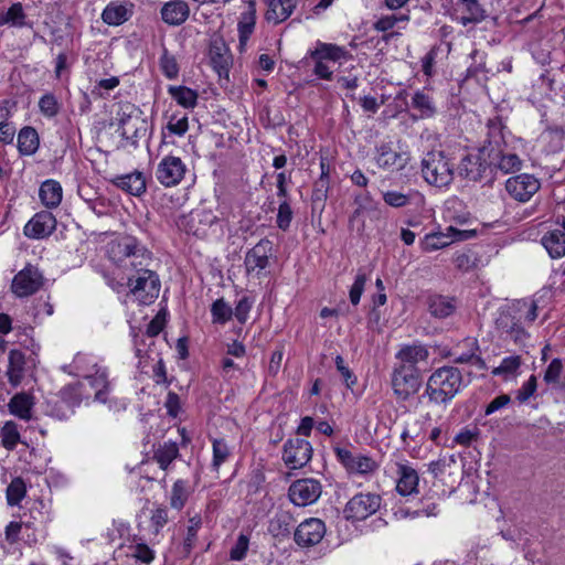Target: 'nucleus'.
Wrapping results in <instances>:
<instances>
[{
  "instance_id": "obj_1",
  "label": "nucleus",
  "mask_w": 565,
  "mask_h": 565,
  "mask_svg": "<svg viewBox=\"0 0 565 565\" xmlns=\"http://www.w3.org/2000/svg\"><path fill=\"white\" fill-rule=\"evenodd\" d=\"M107 255L114 264L126 270L151 263V253L137 237L129 234L111 241L107 246Z\"/></svg>"
},
{
  "instance_id": "obj_2",
  "label": "nucleus",
  "mask_w": 565,
  "mask_h": 565,
  "mask_svg": "<svg viewBox=\"0 0 565 565\" xmlns=\"http://www.w3.org/2000/svg\"><path fill=\"white\" fill-rule=\"evenodd\" d=\"M462 374L455 366H441L428 377L424 395L435 404H448L462 387Z\"/></svg>"
},
{
  "instance_id": "obj_3",
  "label": "nucleus",
  "mask_w": 565,
  "mask_h": 565,
  "mask_svg": "<svg viewBox=\"0 0 565 565\" xmlns=\"http://www.w3.org/2000/svg\"><path fill=\"white\" fill-rule=\"evenodd\" d=\"M150 265H140L127 275V285L131 296L141 305H150L160 292V279Z\"/></svg>"
},
{
  "instance_id": "obj_4",
  "label": "nucleus",
  "mask_w": 565,
  "mask_h": 565,
  "mask_svg": "<svg viewBox=\"0 0 565 565\" xmlns=\"http://www.w3.org/2000/svg\"><path fill=\"white\" fill-rule=\"evenodd\" d=\"M422 175L431 185L447 186L454 180V164L441 150H431L422 159Z\"/></svg>"
},
{
  "instance_id": "obj_5",
  "label": "nucleus",
  "mask_w": 565,
  "mask_h": 565,
  "mask_svg": "<svg viewBox=\"0 0 565 565\" xmlns=\"http://www.w3.org/2000/svg\"><path fill=\"white\" fill-rule=\"evenodd\" d=\"M355 209L349 218L350 226L358 233L362 234L365 231V218L370 221H380L383 216L380 204L373 200L370 193L356 195L354 198Z\"/></svg>"
},
{
  "instance_id": "obj_6",
  "label": "nucleus",
  "mask_w": 565,
  "mask_h": 565,
  "mask_svg": "<svg viewBox=\"0 0 565 565\" xmlns=\"http://www.w3.org/2000/svg\"><path fill=\"white\" fill-rule=\"evenodd\" d=\"M44 285V276L40 269L28 264L12 279L11 291L18 298L36 294Z\"/></svg>"
},
{
  "instance_id": "obj_7",
  "label": "nucleus",
  "mask_w": 565,
  "mask_h": 565,
  "mask_svg": "<svg viewBox=\"0 0 565 565\" xmlns=\"http://www.w3.org/2000/svg\"><path fill=\"white\" fill-rule=\"evenodd\" d=\"M419 369H409L408 365H398L392 373V387L396 397L406 401L415 394L420 386Z\"/></svg>"
},
{
  "instance_id": "obj_8",
  "label": "nucleus",
  "mask_w": 565,
  "mask_h": 565,
  "mask_svg": "<svg viewBox=\"0 0 565 565\" xmlns=\"http://www.w3.org/2000/svg\"><path fill=\"white\" fill-rule=\"evenodd\" d=\"M382 499L375 493H358L345 504L343 514L347 520L362 521L373 515L381 507Z\"/></svg>"
},
{
  "instance_id": "obj_9",
  "label": "nucleus",
  "mask_w": 565,
  "mask_h": 565,
  "mask_svg": "<svg viewBox=\"0 0 565 565\" xmlns=\"http://www.w3.org/2000/svg\"><path fill=\"white\" fill-rule=\"evenodd\" d=\"M520 318L514 311H501L495 320V327L504 340H510L519 347H524L530 334L521 326Z\"/></svg>"
},
{
  "instance_id": "obj_10",
  "label": "nucleus",
  "mask_w": 565,
  "mask_h": 565,
  "mask_svg": "<svg viewBox=\"0 0 565 565\" xmlns=\"http://www.w3.org/2000/svg\"><path fill=\"white\" fill-rule=\"evenodd\" d=\"M334 454L351 475L367 476L374 473L379 468L377 462L372 457L360 452L354 454L347 448L334 447Z\"/></svg>"
},
{
  "instance_id": "obj_11",
  "label": "nucleus",
  "mask_w": 565,
  "mask_h": 565,
  "mask_svg": "<svg viewBox=\"0 0 565 565\" xmlns=\"http://www.w3.org/2000/svg\"><path fill=\"white\" fill-rule=\"evenodd\" d=\"M476 236V231H462L449 226L445 233L436 232L427 234L420 242V247L424 252L430 253L437 249L445 248L454 242L467 241Z\"/></svg>"
},
{
  "instance_id": "obj_12",
  "label": "nucleus",
  "mask_w": 565,
  "mask_h": 565,
  "mask_svg": "<svg viewBox=\"0 0 565 565\" xmlns=\"http://www.w3.org/2000/svg\"><path fill=\"white\" fill-rule=\"evenodd\" d=\"M489 146L484 145L477 153H470L462 158L459 166V173L469 181H481L491 164L488 158Z\"/></svg>"
},
{
  "instance_id": "obj_13",
  "label": "nucleus",
  "mask_w": 565,
  "mask_h": 565,
  "mask_svg": "<svg viewBox=\"0 0 565 565\" xmlns=\"http://www.w3.org/2000/svg\"><path fill=\"white\" fill-rule=\"evenodd\" d=\"M322 486L313 478L294 481L288 490L290 501L297 507H307L315 503L321 495Z\"/></svg>"
},
{
  "instance_id": "obj_14",
  "label": "nucleus",
  "mask_w": 565,
  "mask_h": 565,
  "mask_svg": "<svg viewBox=\"0 0 565 565\" xmlns=\"http://www.w3.org/2000/svg\"><path fill=\"white\" fill-rule=\"evenodd\" d=\"M541 182L533 174L521 173L505 181V190L518 202H527L540 190Z\"/></svg>"
},
{
  "instance_id": "obj_15",
  "label": "nucleus",
  "mask_w": 565,
  "mask_h": 565,
  "mask_svg": "<svg viewBox=\"0 0 565 565\" xmlns=\"http://www.w3.org/2000/svg\"><path fill=\"white\" fill-rule=\"evenodd\" d=\"M312 457L311 444L302 438L288 439L284 445L282 460L290 469H299L306 466Z\"/></svg>"
},
{
  "instance_id": "obj_16",
  "label": "nucleus",
  "mask_w": 565,
  "mask_h": 565,
  "mask_svg": "<svg viewBox=\"0 0 565 565\" xmlns=\"http://www.w3.org/2000/svg\"><path fill=\"white\" fill-rule=\"evenodd\" d=\"M273 243L269 239H260L253 248H250L244 258V266L247 275L260 277L263 270L269 265V256L271 255Z\"/></svg>"
},
{
  "instance_id": "obj_17",
  "label": "nucleus",
  "mask_w": 565,
  "mask_h": 565,
  "mask_svg": "<svg viewBox=\"0 0 565 565\" xmlns=\"http://www.w3.org/2000/svg\"><path fill=\"white\" fill-rule=\"evenodd\" d=\"M186 167L179 157L167 156L158 164L157 180L164 186L178 185L184 178Z\"/></svg>"
},
{
  "instance_id": "obj_18",
  "label": "nucleus",
  "mask_w": 565,
  "mask_h": 565,
  "mask_svg": "<svg viewBox=\"0 0 565 565\" xmlns=\"http://www.w3.org/2000/svg\"><path fill=\"white\" fill-rule=\"evenodd\" d=\"M324 535V522L318 518H309L297 526L294 539L299 546L311 547L319 544Z\"/></svg>"
},
{
  "instance_id": "obj_19",
  "label": "nucleus",
  "mask_w": 565,
  "mask_h": 565,
  "mask_svg": "<svg viewBox=\"0 0 565 565\" xmlns=\"http://www.w3.org/2000/svg\"><path fill=\"white\" fill-rule=\"evenodd\" d=\"M488 146V158L491 168L495 167L504 173H511L516 170H520L522 164L521 159L514 153H504L500 149L499 139L489 140Z\"/></svg>"
},
{
  "instance_id": "obj_20",
  "label": "nucleus",
  "mask_w": 565,
  "mask_h": 565,
  "mask_svg": "<svg viewBox=\"0 0 565 565\" xmlns=\"http://www.w3.org/2000/svg\"><path fill=\"white\" fill-rule=\"evenodd\" d=\"M55 228V216L49 211H41L25 224L24 235L29 238L41 239L50 236Z\"/></svg>"
},
{
  "instance_id": "obj_21",
  "label": "nucleus",
  "mask_w": 565,
  "mask_h": 565,
  "mask_svg": "<svg viewBox=\"0 0 565 565\" xmlns=\"http://www.w3.org/2000/svg\"><path fill=\"white\" fill-rule=\"evenodd\" d=\"M209 57L213 70L218 76L227 78L233 60L228 47L222 39L211 41Z\"/></svg>"
},
{
  "instance_id": "obj_22",
  "label": "nucleus",
  "mask_w": 565,
  "mask_h": 565,
  "mask_svg": "<svg viewBox=\"0 0 565 565\" xmlns=\"http://www.w3.org/2000/svg\"><path fill=\"white\" fill-rule=\"evenodd\" d=\"M140 110L131 104L121 105L117 113L118 131L125 139H130L136 136Z\"/></svg>"
},
{
  "instance_id": "obj_23",
  "label": "nucleus",
  "mask_w": 565,
  "mask_h": 565,
  "mask_svg": "<svg viewBox=\"0 0 565 565\" xmlns=\"http://www.w3.org/2000/svg\"><path fill=\"white\" fill-rule=\"evenodd\" d=\"M396 491L401 495L405 497L417 492L419 476L412 466L406 462H396Z\"/></svg>"
},
{
  "instance_id": "obj_24",
  "label": "nucleus",
  "mask_w": 565,
  "mask_h": 565,
  "mask_svg": "<svg viewBox=\"0 0 565 565\" xmlns=\"http://www.w3.org/2000/svg\"><path fill=\"white\" fill-rule=\"evenodd\" d=\"M395 356L399 360V365H408L409 369H418V363L428 360L429 351L422 343H413L402 347Z\"/></svg>"
},
{
  "instance_id": "obj_25",
  "label": "nucleus",
  "mask_w": 565,
  "mask_h": 565,
  "mask_svg": "<svg viewBox=\"0 0 565 565\" xmlns=\"http://www.w3.org/2000/svg\"><path fill=\"white\" fill-rule=\"evenodd\" d=\"M113 184L127 193L140 196L146 192V177L140 171L117 175L111 180Z\"/></svg>"
},
{
  "instance_id": "obj_26",
  "label": "nucleus",
  "mask_w": 565,
  "mask_h": 565,
  "mask_svg": "<svg viewBox=\"0 0 565 565\" xmlns=\"http://www.w3.org/2000/svg\"><path fill=\"white\" fill-rule=\"evenodd\" d=\"M190 14V8L185 1L171 0L161 8L162 20L170 25L182 24Z\"/></svg>"
},
{
  "instance_id": "obj_27",
  "label": "nucleus",
  "mask_w": 565,
  "mask_h": 565,
  "mask_svg": "<svg viewBox=\"0 0 565 565\" xmlns=\"http://www.w3.org/2000/svg\"><path fill=\"white\" fill-rule=\"evenodd\" d=\"M216 221L217 217L212 213V211L200 210L192 212L188 221V232L192 233L194 236L203 237L206 235L207 228Z\"/></svg>"
},
{
  "instance_id": "obj_28",
  "label": "nucleus",
  "mask_w": 565,
  "mask_h": 565,
  "mask_svg": "<svg viewBox=\"0 0 565 565\" xmlns=\"http://www.w3.org/2000/svg\"><path fill=\"white\" fill-rule=\"evenodd\" d=\"M34 397L29 393H18L9 402V412L23 420L32 418Z\"/></svg>"
},
{
  "instance_id": "obj_29",
  "label": "nucleus",
  "mask_w": 565,
  "mask_h": 565,
  "mask_svg": "<svg viewBox=\"0 0 565 565\" xmlns=\"http://www.w3.org/2000/svg\"><path fill=\"white\" fill-rule=\"evenodd\" d=\"M266 19L275 24L287 20L296 8V0H267Z\"/></svg>"
},
{
  "instance_id": "obj_30",
  "label": "nucleus",
  "mask_w": 565,
  "mask_h": 565,
  "mask_svg": "<svg viewBox=\"0 0 565 565\" xmlns=\"http://www.w3.org/2000/svg\"><path fill=\"white\" fill-rule=\"evenodd\" d=\"M457 6L458 10L462 13L460 17L462 25L478 23L486 18V11L477 0H459Z\"/></svg>"
},
{
  "instance_id": "obj_31",
  "label": "nucleus",
  "mask_w": 565,
  "mask_h": 565,
  "mask_svg": "<svg viewBox=\"0 0 565 565\" xmlns=\"http://www.w3.org/2000/svg\"><path fill=\"white\" fill-rule=\"evenodd\" d=\"M427 307L433 317L437 319H445L454 313L456 310V302L451 298L434 295L428 297Z\"/></svg>"
},
{
  "instance_id": "obj_32",
  "label": "nucleus",
  "mask_w": 565,
  "mask_h": 565,
  "mask_svg": "<svg viewBox=\"0 0 565 565\" xmlns=\"http://www.w3.org/2000/svg\"><path fill=\"white\" fill-rule=\"evenodd\" d=\"M310 57H318L327 62H338L350 57L348 51L341 46L331 43L318 42L315 50L310 51Z\"/></svg>"
},
{
  "instance_id": "obj_33",
  "label": "nucleus",
  "mask_w": 565,
  "mask_h": 565,
  "mask_svg": "<svg viewBox=\"0 0 565 565\" xmlns=\"http://www.w3.org/2000/svg\"><path fill=\"white\" fill-rule=\"evenodd\" d=\"M24 354L19 350H11L9 352V365L7 370V376L9 383L17 387L21 384L24 375Z\"/></svg>"
},
{
  "instance_id": "obj_34",
  "label": "nucleus",
  "mask_w": 565,
  "mask_h": 565,
  "mask_svg": "<svg viewBox=\"0 0 565 565\" xmlns=\"http://www.w3.org/2000/svg\"><path fill=\"white\" fill-rule=\"evenodd\" d=\"M542 245L552 258H561L565 255V233L561 230L547 232L542 237Z\"/></svg>"
},
{
  "instance_id": "obj_35",
  "label": "nucleus",
  "mask_w": 565,
  "mask_h": 565,
  "mask_svg": "<svg viewBox=\"0 0 565 565\" xmlns=\"http://www.w3.org/2000/svg\"><path fill=\"white\" fill-rule=\"evenodd\" d=\"M41 202L49 209L56 207L63 196V190L60 182L55 180L44 181L39 191Z\"/></svg>"
},
{
  "instance_id": "obj_36",
  "label": "nucleus",
  "mask_w": 565,
  "mask_h": 565,
  "mask_svg": "<svg viewBox=\"0 0 565 565\" xmlns=\"http://www.w3.org/2000/svg\"><path fill=\"white\" fill-rule=\"evenodd\" d=\"M130 14L131 12L126 4L110 2L104 9L102 19L108 25H120L129 19Z\"/></svg>"
},
{
  "instance_id": "obj_37",
  "label": "nucleus",
  "mask_w": 565,
  "mask_h": 565,
  "mask_svg": "<svg viewBox=\"0 0 565 565\" xmlns=\"http://www.w3.org/2000/svg\"><path fill=\"white\" fill-rule=\"evenodd\" d=\"M38 131L30 126L22 128L18 135V148L21 154L31 156L39 149Z\"/></svg>"
},
{
  "instance_id": "obj_38",
  "label": "nucleus",
  "mask_w": 565,
  "mask_h": 565,
  "mask_svg": "<svg viewBox=\"0 0 565 565\" xmlns=\"http://www.w3.org/2000/svg\"><path fill=\"white\" fill-rule=\"evenodd\" d=\"M168 93L183 108H194L198 104L199 94L190 87L170 85Z\"/></svg>"
},
{
  "instance_id": "obj_39",
  "label": "nucleus",
  "mask_w": 565,
  "mask_h": 565,
  "mask_svg": "<svg viewBox=\"0 0 565 565\" xmlns=\"http://www.w3.org/2000/svg\"><path fill=\"white\" fill-rule=\"evenodd\" d=\"M3 25L11 28H24L28 25L22 3L15 2L7 11L0 12V26Z\"/></svg>"
},
{
  "instance_id": "obj_40",
  "label": "nucleus",
  "mask_w": 565,
  "mask_h": 565,
  "mask_svg": "<svg viewBox=\"0 0 565 565\" xmlns=\"http://www.w3.org/2000/svg\"><path fill=\"white\" fill-rule=\"evenodd\" d=\"M522 365V359L520 355H509L504 358L500 365L491 371L493 376H500L504 381L515 379Z\"/></svg>"
},
{
  "instance_id": "obj_41",
  "label": "nucleus",
  "mask_w": 565,
  "mask_h": 565,
  "mask_svg": "<svg viewBox=\"0 0 565 565\" xmlns=\"http://www.w3.org/2000/svg\"><path fill=\"white\" fill-rule=\"evenodd\" d=\"M412 107L419 113L420 118H430L437 111L434 98L426 90H416L414 93Z\"/></svg>"
},
{
  "instance_id": "obj_42",
  "label": "nucleus",
  "mask_w": 565,
  "mask_h": 565,
  "mask_svg": "<svg viewBox=\"0 0 565 565\" xmlns=\"http://www.w3.org/2000/svg\"><path fill=\"white\" fill-rule=\"evenodd\" d=\"M376 163L383 169H401L404 163L402 162V156L394 151L387 145H381L376 149Z\"/></svg>"
},
{
  "instance_id": "obj_43",
  "label": "nucleus",
  "mask_w": 565,
  "mask_h": 565,
  "mask_svg": "<svg viewBox=\"0 0 565 565\" xmlns=\"http://www.w3.org/2000/svg\"><path fill=\"white\" fill-rule=\"evenodd\" d=\"M85 380H87L89 385L96 391L95 399L105 403L106 393L109 387L107 370L102 366L96 372L92 373L90 377H86Z\"/></svg>"
},
{
  "instance_id": "obj_44",
  "label": "nucleus",
  "mask_w": 565,
  "mask_h": 565,
  "mask_svg": "<svg viewBox=\"0 0 565 565\" xmlns=\"http://www.w3.org/2000/svg\"><path fill=\"white\" fill-rule=\"evenodd\" d=\"M73 367L76 370L78 376L86 379L90 377L92 373L96 372L102 366L98 365L95 356L77 353L73 360Z\"/></svg>"
},
{
  "instance_id": "obj_45",
  "label": "nucleus",
  "mask_w": 565,
  "mask_h": 565,
  "mask_svg": "<svg viewBox=\"0 0 565 565\" xmlns=\"http://www.w3.org/2000/svg\"><path fill=\"white\" fill-rule=\"evenodd\" d=\"M190 491L188 482L184 480H177L171 490L170 505L175 510H181L188 501Z\"/></svg>"
},
{
  "instance_id": "obj_46",
  "label": "nucleus",
  "mask_w": 565,
  "mask_h": 565,
  "mask_svg": "<svg viewBox=\"0 0 565 565\" xmlns=\"http://www.w3.org/2000/svg\"><path fill=\"white\" fill-rule=\"evenodd\" d=\"M178 455V445L175 443H166L154 452V459L159 463L160 468L167 469Z\"/></svg>"
},
{
  "instance_id": "obj_47",
  "label": "nucleus",
  "mask_w": 565,
  "mask_h": 565,
  "mask_svg": "<svg viewBox=\"0 0 565 565\" xmlns=\"http://www.w3.org/2000/svg\"><path fill=\"white\" fill-rule=\"evenodd\" d=\"M19 441L20 433L18 425L12 420L7 422L1 429L2 446L8 450H12L15 448Z\"/></svg>"
},
{
  "instance_id": "obj_48",
  "label": "nucleus",
  "mask_w": 565,
  "mask_h": 565,
  "mask_svg": "<svg viewBox=\"0 0 565 565\" xmlns=\"http://www.w3.org/2000/svg\"><path fill=\"white\" fill-rule=\"evenodd\" d=\"M26 487L21 478H14L7 488V501L11 507L18 505L25 497Z\"/></svg>"
},
{
  "instance_id": "obj_49",
  "label": "nucleus",
  "mask_w": 565,
  "mask_h": 565,
  "mask_svg": "<svg viewBox=\"0 0 565 565\" xmlns=\"http://www.w3.org/2000/svg\"><path fill=\"white\" fill-rule=\"evenodd\" d=\"M39 109L45 118H54L61 110V104L54 94L46 93L39 100Z\"/></svg>"
},
{
  "instance_id": "obj_50",
  "label": "nucleus",
  "mask_w": 565,
  "mask_h": 565,
  "mask_svg": "<svg viewBox=\"0 0 565 565\" xmlns=\"http://www.w3.org/2000/svg\"><path fill=\"white\" fill-rule=\"evenodd\" d=\"M211 313L213 322L225 323L231 320L233 316V309L224 301V299H217L212 303Z\"/></svg>"
},
{
  "instance_id": "obj_51",
  "label": "nucleus",
  "mask_w": 565,
  "mask_h": 565,
  "mask_svg": "<svg viewBox=\"0 0 565 565\" xmlns=\"http://www.w3.org/2000/svg\"><path fill=\"white\" fill-rule=\"evenodd\" d=\"M160 70L169 79H174L179 75V65L173 55L169 54L167 50L163 51L160 61Z\"/></svg>"
},
{
  "instance_id": "obj_52",
  "label": "nucleus",
  "mask_w": 565,
  "mask_h": 565,
  "mask_svg": "<svg viewBox=\"0 0 565 565\" xmlns=\"http://www.w3.org/2000/svg\"><path fill=\"white\" fill-rule=\"evenodd\" d=\"M213 461L212 466L217 470L230 457V448L224 439H213Z\"/></svg>"
},
{
  "instance_id": "obj_53",
  "label": "nucleus",
  "mask_w": 565,
  "mask_h": 565,
  "mask_svg": "<svg viewBox=\"0 0 565 565\" xmlns=\"http://www.w3.org/2000/svg\"><path fill=\"white\" fill-rule=\"evenodd\" d=\"M412 194L391 190L383 192V201L395 209L404 207L411 203Z\"/></svg>"
},
{
  "instance_id": "obj_54",
  "label": "nucleus",
  "mask_w": 565,
  "mask_h": 565,
  "mask_svg": "<svg viewBox=\"0 0 565 565\" xmlns=\"http://www.w3.org/2000/svg\"><path fill=\"white\" fill-rule=\"evenodd\" d=\"M292 209L288 200H284L280 202L278 206L276 224L277 227L281 231H287L290 227L292 221Z\"/></svg>"
},
{
  "instance_id": "obj_55",
  "label": "nucleus",
  "mask_w": 565,
  "mask_h": 565,
  "mask_svg": "<svg viewBox=\"0 0 565 565\" xmlns=\"http://www.w3.org/2000/svg\"><path fill=\"white\" fill-rule=\"evenodd\" d=\"M255 28V17L253 12L243 13L238 22L239 44L244 45L253 33Z\"/></svg>"
},
{
  "instance_id": "obj_56",
  "label": "nucleus",
  "mask_w": 565,
  "mask_h": 565,
  "mask_svg": "<svg viewBox=\"0 0 565 565\" xmlns=\"http://www.w3.org/2000/svg\"><path fill=\"white\" fill-rule=\"evenodd\" d=\"M408 19L407 14L384 15L374 23V29L380 32H385L393 29L398 22H406Z\"/></svg>"
},
{
  "instance_id": "obj_57",
  "label": "nucleus",
  "mask_w": 565,
  "mask_h": 565,
  "mask_svg": "<svg viewBox=\"0 0 565 565\" xmlns=\"http://www.w3.org/2000/svg\"><path fill=\"white\" fill-rule=\"evenodd\" d=\"M366 281H367L366 274L363 271H359L358 275L355 276L354 282L351 286V289L349 292L350 301L353 306L359 305V302L361 300V296L364 291Z\"/></svg>"
},
{
  "instance_id": "obj_58",
  "label": "nucleus",
  "mask_w": 565,
  "mask_h": 565,
  "mask_svg": "<svg viewBox=\"0 0 565 565\" xmlns=\"http://www.w3.org/2000/svg\"><path fill=\"white\" fill-rule=\"evenodd\" d=\"M564 365L561 359H553L544 373V381L547 384H557L563 373Z\"/></svg>"
},
{
  "instance_id": "obj_59",
  "label": "nucleus",
  "mask_w": 565,
  "mask_h": 565,
  "mask_svg": "<svg viewBox=\"0 0 565 565\" xmlns=\"http://www.w3.org/2000/svg\"><path fill=\"white\" fill-rule=\"evenodd\" d=\"M202 525V519L200 515H195L193 518H190L189 525L186 529V536L184 539V546L186 548H192L198 536V531L200 530Z\"/></svg>"
},
{
  "instance_id": "obj_60",
  "label": "nucleus",
  "mask_w": 565,
  "mask_h": 565,
  "mask_svg": "<svg viewBox=\"0 0 565 565\" xmlns=\"http://www.w3.org/2000/svg\"><path fill=\"white\" fill-rule=\"evenodd\" d=\"M167 129L170 134L182 137L189 129L188 117L178 118L175 115H172L167 124Z\"/></svg>"
},
{
  "instance_id": "obj_61",
  "label": "nucleus",
  "mask_w": 565,
  "mask_h": 565,
  "mask_svg": "<svg viewBox=\"0 0 565 565\" xmlns=\"http://www.w3.org/2000/svg\"><path fill=\"white\" fill-rule=\"evenodd\" d=\"M168 511L166 508L158 507L151 512L150 523L153 533L157 535L161 529L168 523Z\"/></svg>"
},
{
  "instance_id": "obj_62",
  "label": "nucleus",
  "mask_w": 565,
  "mask_h": 565,
  "mask_svg": "<svg viewBox=\"0 0 565 565\" xmlns=\"http://www.w3.org/2000/svg\"><path fill=\"white\" fill-rule=\"evenodd\" d=\"M455 463H456V460L452 455L449 457H443V458H439L438 460L431 461L428 465V471L434 477L437 478V477L441 476L446 471L447 468H450V466L455 465Z\"/></svg>"
},
{
  "instance_id": "obj_63",
  "label": "nucleus",
  "mask_w": 565,
  "mask_h": 565,
  "mask_svg": "<svg viewBox=\"0 0 565 565\" xmlns=\"http://www.w3.org/2000/svg\"><path fill=\"white\" fill-rule=\"evenodd\" d=\"M252 307L253 300L245 296L237 302L235 309L233 310V316H235L239 323H245Z\"/></svg>"
},
{
  "instance_id": "obj_64",
  "label": "nucleus",
  "mask_w": 565,
  "mask_h": 565,
  "mask_svg": "<svg viewBox=\"0 0 565 565\" xmlns=\"http://www.w3.org/2000/svg\"><path fill=\"white\" fill-rule=\"evenodd\" d=\"M248 537L244 534H241L230 552L231 559L242 561L248 551Z\"/></svg>"
}]
</instances>
